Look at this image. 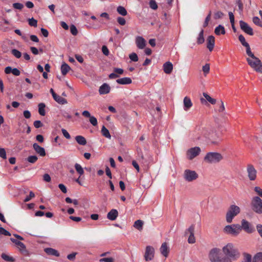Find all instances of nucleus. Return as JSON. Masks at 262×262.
Wrapping results in <instances>:
<instances>
[{"label":"nucleus","instance_id":"nucleus-41","mask_svg":"<svg viewBox=\"0 0 262 262\" xmlns=\"http://www.w3.org/2000/svg\"><path fill=\"white\" fill-rule=\"evenodd\" d=\"M28 23L30 26L36 27L37 26V21L34 18H29L28 19Z\"/></svg>","mask_w":262,"mask_h":262},{"label":"nucleus","instance_id":"nucleus-6","mask_svg":"<svg viewBox=\"0 0 262 262\" xmlns=\"http://www.w3.org/2000/svg\"><path fill=\"white\" fill-rule=\"evenodd\" d=\"M239 224L227 225L224 227V231L227 234H230L234 236H236L241 232Z\"/></svg>","mask_w":262,"mask_h":262},{"label":"nucleus","instance_id":"nucleus-16","mask_svg":"<svg viewBox=\"0 0 262 262\" xmlns=\"http://www.w3.org/2000/svg\"><path fill=\"white\" fill-rule=\"evenodd\" d=\"M33 147L35 151H36V152L39 155V156L41 157L46 156L45 149H44V148L39 146L37 143H34L33 144Z\"/></svg>","mask_w":262,"mask_h":262},{"label":"nucleus","instance_id":"nucleus-23","mask_svg":"<svg viewBox=\"0 0 262 262\" xmlns=\"http://www.w3.org/2000/svg\"><path fill=\"white\" fill-rule=\"evenodd\" d=\"M45 251L47 254L50 255H54L57 257L59 256V253L58 251L51 248H45Z\"/></svg>","mask_w":262,"mask_h":262},{"label":"nucleus","instance_id":"nucleus-37","mask_svg":"<svg viewBox=\"0 0 262 262\" xmlns=\"http://www.w3.org/2000/svg\"><path fill=\"white\" fill-rule=\"evenodd\" d=\"M75 168L77 172L80 175H82L84 173V170L81 166L78 163L75 164Z\"/></svg>","mask_w":262,"mask_h":262},{"label":"nucleus","instance_id":"nucleus-10","mask_svg":"<svg viewBox=\"0 0 262 262\" xmlns=\"http://www.w3.org/2000/svg\"><path fill=\"white\" fill-rule=\"evenodd\" d=\"M200 152L201 148L199 147H192L187 151L186 156L188 159L192 160L198 156Z\"/></svg>","mask_w":262,"mask_h":262},{"label":"nucleus","instance_id":"nucleus-58","mask_svg":"<svg viewBox=\"0 0 262 262\" xmlns=\"http://www.w3.org/2000/svg\"><path fill=\"white\" fill-rule=\"evenodd\" d=\"M99 261L100 262H114V259L112 257H105L101 258Z\"/></svg>","mask_w":262,"mask_h":262},{"label":"nucleus","instance_id":"nucleus-31","mask_svg":"<svg viewBox=\"0 0 262 262\" xmlns=\"http://www.w3.org/2000/svg\"><path fill=\"white\" fill-rule=\"evenodd\" d=\"M229 19H230V23H231V25H232V29H233V31L234 32H236V28H235V26H234V15H233V13L232 12H229Z\"/></svg>","mask_w":262,"mask_h":262},{"label":"nucleus","instance_id":"nucleus-1","mask_svg":"<svg viewBox=\"0 0 262 262\" xmlns=\"http://www.w3.org/2000/svg\"><path fill=\"white\" fill-rule=\"evenodd\" d=\"M224 253L228 257L233 260L237 259L240 256V254L233 245L231 243H228L226 246L223 248Z\"/></svg>","mask_w":262,"mask_h":262},{"label":"nucleus","instance_id":"nucleus-12","mask_svg":"<svg viewBox=\"0 0 262 262\" xmlns=\"http://www.w3.org/2000/svg\"><path fill=\"white\" fill-rule=\"evenodd\" d=\"M154 254H155L154 248L150 246H146L145 254L144 255L145 260L146 261L151 260L154 258Z\"/></svg>","mask_w":262,"mask_h":262},{"label":"nucleus","instance_id":"nucleus-47","mask_svg":"<svg viewBox=\"0 0 262 262\" xmlns=\"http://www.w3.org/2000/svg\"><path fill=\"white\" fill-rule=\"evenodd\" d=\"M219 109H218L219 112H220V113L223 112L225 111V106H224V103L222 100H220V101L219 103Z\"/></svg>","mask_w":262,"mask_h":262},{"label":"nucleus","instance_id":"nucleus-36","mask_svg":"<svg viewBox=\"0 0 262 262\" xmlns=\"http://www.w3.org/2000/svg\"><path fill=\"white\" fill-rule=\"evenodd\" d=\"M253 262H262V252H259L254 256Z\"/></svg>","mask_w":262,"mask_h":262},{"label":"nucleus","instance_id":"nucleus-57","mask_svg":"<svg viewBox=\"0 0 262 262\" xmlns=\"http://www.w3.org/2000/svg\"><path fill=\"white\" fill-rule=\"evenodd\" d=\"M35 196V194L32 192L30 191L29 192V195L27 196L24 200L25 202H29L32 198Z\"/></svg>","mask_w":262,"mask_h":262},{"label":"nucleus","instance_id":"nucleus-33","mask_svg":"<svg viewBox=\"0 0 262 262\" xmlns=\"http://www.w3.org/2000/svg\"><path fill=\"white\" fill-rule=\"evenodd\" d=\"M117 11L118 13L122 16H125L127 14L126 10L122 6H118L117 8Z\"/></svg>","mask_w":262,"mask_h":262},{"label":"nucleus","instance_id":"nucleus-17","mask_svg":"<svg viewBox=\"0 0 262 262\" xmlns=\"http://www.w3.org/2000/svg\"><path fill=\"white\" fill-rule=\"evenodd\" d=\"M215 39L214 36H209L207 39V47L211 52L213 50L214 47Z\"/></svg>","mask_w":262,"mask_h":262},{"label":"nucleus","instance_id":"nucleus-56","mask_svg":"<svg viewBox=\"0 0 262 262\" xmlns=\"http://www.w3.org/2000/svg\"><path fill=\"white\" fill-rule=\"evenodd\" d=\"M254 190L259 196L262 198V189L260 187L256 186Z\"/></svg>","mask_w":262,"mask_h":262},{"label":"nucleus","instance_id":"nucleus-26","mask_svg":"<svg viewBox=\"0 0 262 262\" xmlns=\"http://www.w3.org/2000/svg\"><path fill=\"white\" fill-rule=\"evenodd\" d=\"M214 32L217 35H220V34H225V30L222 25H220L215 28Z\"/></svg>","mask_w":262,"mask_h":262},{"label":"nucleus","instance_id":"nucleus-34","mask_svg":"<svg viewBox=\"0 0 262 262\" xmlns=\"http://www.w3.org/2000/svg\"><path fill=\"white\" fill-rule=\"evenodd\" d=\"M204 31L202 30L199 34L197 38V42L198 44H202L204 42V38L203 36Z\"/></svg>","mask_w":262,"mask_h":262},{"label":"nucleus","instance_id":"nucleus-24","mask_svg":"<svg viewBox=\"0 0 262 262\" xmlns=\"http://www.w3.org/2000/svg\"><path fill=\"white\" fill-rule=\"evenodd\" d=\"M53 98L57 102L60 104H65L68 103L67 100L65 98L57 94L54 96Z\"/></svg>","mask_w":262,"mask_h":262},{"label":"nucleus","instance_id":"nucleus-55","mask_svg":"<svg viewBox=\"0 0 262 262\" xmlns=\"http://www.w3.org/2000/svg\"><path fill=\"white\" fill-rule=\"evenodd\" d=\"M13 7L16 9L21 10L24 7V5L21 3H15L13 4Z\"/></svg>","mask_w":262,"mask_h":262},{"label":"nucleus","instance_id":"nucleus-2","mask_svg":"<svg viewBox=\"0 0 262 262\" xmlns=\"http://www.w3.org/2000/svg\"><path fill=\"white\" fill-rule=\"evenodd\" d=\"M220 250L217 248H213L209 253V258L211 262H231L228 257L221 258L219 256Z\"/></svg>","mask_w":262,"mask_h":262},{"label":"nucleus","instance_id":"nucleus-44","mask_svg":"<svg viewBox=\"0 0 262 262\" xmlns=\"http://www.w3.org/2000/svg\"><path fill=\"white\" fill-rule=\"evenodd\" d=\"M38 159V158L36 156H30L28 157L27 160L29 162L31 163H35Z\"/></svg>","mask_w":262,"mask_h":262},{"label":"nucleus","instance_id":"nucleus-63","mask_svg":"<svg viewBox=\"0 0 262 262\" xmlns=\"http://www.w3.org/2000/svg\"><path fill=\"white\" fill-rule=\"evenodd\" d=\"M117 21L120 25H124L126 23L125 19L122 17H118L117 18Z\"/></svg>","mask_w":262,"mask_h":262},{"label":"nucleus","instance_id":"nucleus-51","mask_svg":"<svg viewBox=\"0 0 262 262\" xmlns=\"http://www.w3.org/2000/svg\"><path fill=\"white\" fill-rule=\"evenodd\" d=\"M188 233H190V235L194 234V225H191L185 232V234Z\"/></svg>","mask_w":262,"mask_h":262},{"label":"nucleus","instance_id":"nucleus-62","mask_svg":"<svg viewBox=\"0 0 262 262\" xmlns=\"http://www.w3.org/2000/svg\"><path fill=\"white\" fill-rule=\"evenodd\" d=\"M61 132L63 135L66 138H67V139H70L71 138V136L70 135V134L66 129L62 128L61 129Z\"/></svg>","mask_w":262,"mask_h":262},{"label":"nucleus","instance_id":"nucleus-9","mask_svg":"<svg viewBox=\"0 0 262 262\" xmlns=\"http://www.w3.org/2000/svg\"><path fill=\"white\" fill-rule=\"evenodd\" d=\"M198 178V174L195 171L186 169L184 172V178L188 182H191Z\"/></svg>","mask_w":262,"mask_h":262},{"label":"nucleus","instance_id":"nucleus-39","mask_svg":"<svg viewBox=\"0 0 262 262\" xmlns=\"http://www.w3.org/2000/svg\"><path fill=\"white\" fill-rule=\"evenodd\" d=\"M238 39L243 46H247L248 45H249V43L246 42V39L243 35L241 34L238 36Z\"/></svg>","mask_w":262,"mask_h":262},{"label":"nucleus","instance_id":"nucleus-25","mask_svg":"<svg viewBox=\"0 0 262 262\" xmlns=\"http://www.w3.org/2000/svg\"><path fill=\"white\" fill-rule=\"evenodd\" d=\"M75 140L76 142L80 145H85L86 144V140L85 138L82 136H77L75 137Z\"/></svg>","mask_w":262,"mask_h":262},{"label":"nucleus","instance_id":"nucleus-4","mask_svg":"<svg viewBox=\"0 0 262 262\" xmlns=\"http://www.w3.org/2000/svg\"><path fill=\"white\" fill-rule=\"evenodd\" d=\"M241 209L239 207L235 205H232L229 208L226 215V220L227 223H231L233 218L236 216L239 212Z\"/></svg>","mask_w":262,"mask_h":262},{"label":"nucleus","instance_id":"nucleus-50","mask_svg":"<svg viewBox=\"0 0 262 262\" xmlns=\"http://www.w3.org/2000/svg\"><path fill=\"white\" fill-rule=\"evenodd\" d=\"M244 261L243 262H251V256L248 253L244 254Z\"/></svg>","mask_w":262,"mask_h":262},{"label":"nucleus","instance_id":"nucleus-29","mask_svg":"<svg viewBox=\"0 0 262 262\" xmlns=\"http://www.w3.org/2000/svg\"><path fill=\"white\" fill-rule=\"evenodd\" d=\"M101 133L102 135L105 138H107L108 139L111 138V136L110 135L109 130L104 126H103L101 128Z\"/></svg>","mask_w":262,"mask_h":262},{"label":"nucleus","instance_id":"nucleus-21","mask_svg":"<svg viewBox=\"0 0 262 262\" xmlns=\"http://www.w3.org/2000/svg\"><path fill=\"white\" fill-rule=\"evenodd\" d=\"M184 110L185 111H188L192 106V103L190 99L188 97H185L183 100Z\"/></svg>","mask_w":262,"mask_h":262},{"label":"nucleus","instance_id":"nucleus-45","mask_svg":"<svg viewBox=\"0 0 262 262\" xmlns=\"http://www.w3.org/2000/svg\"><path fill=\"white\" fill-rule=\"evenodd\" d=\"M253 22L256 25H257L258 26H260V27H262V23L260 21V19L258 17H257V16L253 17Z\"/></svg>","mask_w":262,"mask_h":262},{"label":"nucleus","instance_id":"nucleus-48","mask_svg":"<svg viewBox=\"0 0 262 262\" xmlns=\"http://www.w3.org/2000/svg\"><path fill=\"white\" fill-rule=\"evenodd\" d=\"M236 2L238 7L239 12L241 13L243 11V4L241 0H236Z\"/></svg>","mask_w":262,"mask_h":262},{"label":"nucleus","instance_id":"nucleus-43","mask_svg":"<svg viewBox=\"0 0 262 262\" xmlns=\"http://www.w3.org/2000/svg\"><path fill=\"white\" fill-rule=\"evenodd\" d=\"M149 5L150 8L153 10H156L158 8V5L155 0H150Z\"/></svg>","mask_w":262,"mask_h":262},{"label":"nucleus","instance_id":"nucleus-30","mask_svg":"<svg viewBox=\"0 0 262 262\" xmlns=\"http://www.w3.org/2000/svg\"><path fill=\"white\" fill-rule=\"evenodd\" d=\"M46 105L43 103H40L38 104V112L41 116H45L46 114L45 108Z\"/></svg>","mask_w":262,"mask_h":262},{"label":"nucleus","instance_id":"nucleus-19","mask_svg":"<svg viewBox=\"0 0 262 262\" xmlns=\"http://www.w3.org/2000/svg\"><path fill=\"white\" fill-rule=\"evenodd\" d=\"M5 72L7 74L12 73L15 76H19L20 73L18 69L12 68L11 67H7L5 69Z\"/></svg>","mask_w":262,"mask_h":262},{"label":"nucleus","instance_id":"nucleus-22","mask_svg":"<svg viewBox=\"0 0 262 262\" xmlns=\"http://www.w3.org/2000/svg\"><path fill=\"white\" fill-rule=\"evenodd\" d=\"M163 70L166 74L171 73L173 69V65L170 61H167L163 64Z\"/></svg>","mask_w":262,"mask_h":262},{"label":"nucleus","instance_id":"nucleus-13","mask_svg":"<svg viewBox=\"0 0 262 262\" xmlns=\"http://www.w3.org/2000/svg\"><path fill=\"white\" fill-rule=\"evenodd\" d=\"M239 25L241 29L246 33L250 35H253V31L252 28L246 22L240 20Z\"/></svg>","mask_w":262,"mask_h":262},{"label":"nucleus","instance_id":"nucleus-18","mask_svg":"<svg viewBox=\"0 0 262 262\" xmlns=\"http://www.w3.org/2000/svg\"><path fill=\"white\" fill-rule=\"evenodd\" d=\"M160 250L161 253L165 257H167L169 252V249L166 243H164L162 244Z\"/></svg>","mask_w":262,"mask_h":262},{"label":"nucleus","instance_id":"nucleus-59","mask_svg":"<svg viewBox=\"0 0 262 262\" xmlns=\"http://www.w3.org/2000/svg\"><path fill=\"white\" fill-rule=\"evenodd\" d=\"M33 125L35 126V127L36 128H38L43 126V124L39 120L35 121L33 123Z\"/></svg>","mask_w":262,"mask_h":262},{"label":"nucleus","instance_id":"nucleus-20","mask_svg":"<svg viewBox=\"0 0 262 262\" xmlns=\"http://www.w3.org/2000/svg\"><path fill=\"white\" fill-rule=\"evenodd\" d=\"M118 216V212L116 209H112L107 214V217L111 221L115 220Z\"/></svg>","mask_w":262,"mask_h":262},{"label":"nucleus","instance_id":"nucleus-40","mask_svg":"<svg viewBox=\"0 0 262 262\" xmlns=\"http://www.w3.org/2000/svg\"><path fill=\"white\" fill-rule=\"evenodd\" d=\"M11 53L13 56H14L17 58H19L21 56V53L20 51L17 50V49H12L11 50Z\"/></svg>","mask_w":262,"mask_h":262},{"label":"nucleus","instance_id":"nucleus-42","mask_svg":"<svg viewBox=\"0 0 262 262\" xmlns=\"http://www.w3.org/2000/svg\"><path fill=\"white\" fill-rule=\"evenodd\" d=\"M246 48V53L249 56V58L254 57V54L251 52V48L249 45H248L247 46H245Z\"/></svg>","mask_w":262,"mask_h":262},{"label":"nucleus","instance_id":"nucleus-53","mask_svg":"<svg viewBox=\"0 0 262 262\" xmlns=\"http://www.w3.org/2000/svg\"><path fill=\"white\" fill-rule=\"evenodd\" d=\"M70 31L73 35H76L78 33L77 28L74 25L71 26Z\"/></svg>","mask_w":262,"mask_h":262},{"label":"nucleus","instance_id":"nucleus-14","mask_svg":"<svg viewBox=\"0 0 262 262\" xmlns=\"http://www.w3.org/2000/svg\"><path fill=\"white\" fill-rule=\"evenodd\" d=\"M110 90V86L106 83H103L99 88V93L100 95H104L108 94Z\"/></svg>","mask_w":262,"mask_h":262},{"label":"nucleus","instance_id":"nucleus-32","mask_svg":"<svg viewBox=\"0 0 262 262\" xmlns=\"http://www.w3.org/2000/svg\"><path fill=\"white\" fill-rule=\"evenodd\" d=\"M204 97L205 98L206 100H207L209 102H210L212 104H215L216 101V99L211 98L208 94L206 93H203V94Z\"/></svg>","mask_w":262,"mask_h":262},{"label":"nucleus","instance_id":"nucleus-49","mask_svg":"<svg viewBox=\"0 0 262 262\" xmlns=\"http://www.w3.org/2000/svg\"><path fill=\"white\" fill-rule=\"evenodd\" d=\"M90 123L94 126H96L98 124L97 120L96 117L92 116L89 119Z\"/></svg>","mask_w":262,"mask_h":262},{"label":"nucleus","instance_id":"nucleus-3","mask_svg":"<svg viewBox=\"0 0 262 262\" xmlns=\"http://www.w3.org/2000/svg\"><path fill=\"white\" fill-rule=\"evenodd\" d=\"M223 157L222 155L216 152L207 153L204 157V161L209 163H216L220 162Z\"/></svg>","mask_w":262,"mask_h":262},{"label":"nucleus","instance_id":"nucleus-38","mask_svg":"<svg viewBox=\"0 0 262 262\" xmlns=\"http://www.w3.org/2000/svg\"><path fill=\"white\" fill-rule=\"evenodd\" d=\"M17 244V248L19 249L21 252L24 253L27 252L26 246L24 243L20 242V243H18Z\"/></svg>","mask_w":262,"mask_h":262},{"label":"nucleus","instance_id":"nucleus-8","mask_svg":"<svg viewBox=\"0 0 262 262\" xmlns=\"http://www.w3.org/2000/svg\"><path fill=\"white\" fill-rule=\"evenodd\" d=\"M241 227V231L243 229L246 232L248 233H252L255 231L254 227L246 220H242L241 221V225H239Z\"/></svg>","mask_w":262,"mask_h":262},{"label":"nucleus","instance_id":"nucleus-28","mask_svg":"<svg viewBox=\"0 0 262 262\" xmlns=\"http://www.w3.org/2000/svg\"><path fill=\"white\" fill-rule=\"evenodd\" d=\"M70 69L71 68L70 66L68 64L63 63L61 66V71L62 74L63 75H66Z\"/></svg>","mask_w":262,"mask_h":262},{"label":"nucleus","instance_id":"nucleus-46","mask_svg":"<svg viewBox=\"0 0 262 262\" xmlns=\"http://www.w3.org/2000/svg\"><path fill=\"white\" fill-rule=\"evenodd\" d=\"M130 59L134 62H136L138 60V57L136 53H132L129 55Z\"/></svg>","mask_w":262,"mask_h":262},{"label":"nucleus","instance_id":"nucleus-27","mask_svg":"<svg viewBox=\"0 0 262 262\" xmlns=\"http://www.w3.org/2000/svg\"><path fill=\"white\" fill-rule=\"evenodd\" d=\"M143 222L142 220H138L135 222L134 227L139 231L143 229Z\"/></svg>","mask_w":262,"mask_h":262},{"label":"nucleus","instance_id":"nucleus-35","mask_svg":"<svg viewBox=\"0 0 262 262\" xmlns=\"http://www.w3.org/2000/svg\"><path fill=\"white\" fill-rule=\"evenodd\" d=\"M1 257L4 260L7 261L14 262L15 261V259L13 257L9 256L5 253H2Z\"/></svg>","mask_w":262,"mask_h":262},{"label":"nucleus","instance_id":"nucleus-54","mask_svg":"<svg viewBox=\"0 0 262 262\" xmlns=\"http://www.w3.org/2000/svg\"><path fill=\"white\" fill-rule=\"evenodd\" d=\"M211 13V11H210L209 13L208 14V15L207 16V17L205 18V21L203 24V27L204 28L207 27L208 25V23L210 19Z\"/></svg>","mask_w":262,"mask_h":262},{"label":"nucleus","instance_id":"nucleus-7","mask_svg":"<svg viewBox=\"0 0 262 262\" xmlns=\"http://www.w3.org/2000/svg\"><path fill=\"white\" fill-rule=\"evenodd\" d=\"M253 210L257 213H262V200L259 196H254L251 201Z\"/></svg>","mask_w":262,"mask_h":262},{"label":"nucleus","instance_id":"nucleus-5","mask_svg":"<svg viewBox=\"0 0 262 262\" xmlns=\"http://www.w3.org/2000/svg\"><path fill=\"white\" fill-rule=\"evenodd\" d=\"M249 65L257 72L262 73V62L260 60L254 56V57L247 58Z\"/></svg>","mask_w":262,"mask_h":262},{"label":"nucleus","instance_id":"nucleus-52","mask_svg":"<svg viewBox=\"0 0 262 262\" xmlns=\"http://www.w3.org/2000/svg\"><path fill=\"white\" fill-rule=\"evenodd\" d=\"M0 234H3L6 236L11 235V233L3 227L0 228Z\"/></svg>","mask_w":262,"mask_h":262},{"label":"nucleus","instance_id":"nucleus-11","mask_svg":"<svg viewBox=\"0 0 262 262\" xmlns=\"http://www.w3.org/2000/svg\"><path fill=\"white\" fill-rule=\"evenodd\" d=\"M248 178L250 181H254L256 178L257 171L252 164H248L247 167Z\"/></svg>","mask_w":262,"mask_h":262},{"label":"nucleus","instance_id":"nucleus-15","mask_svg":"<svg viewBox=\"0 0 262 262\" xmlns=\"http://www.w3.org/2000/svg\"><path fill=\"white\" fill-rule=\"evenodd\" d=\"M136 44L139 49H143L146 46V41L142 37L137 36L136 38Z\"/></svg>","mask_w":262,"mask_h":262},{"label":"nucleus","instance_id":"nucleus-61","mask_svg":"<svg viewBox=\"0 0 262 262\" xmlns=\"http://www.w3.org/2000/svg\"><path fill=\"white\" fill-rule=\"evenodd\" d=\"M188 242L189 244H194L195 242V238L194 237V234H191L189 235L188 239Z\"/></svg>","mask_w":262,"mask_h":262},{"label":"nucleus","instance_id":"nucleus-64","mask_svg":"<svg viewBox=\"0 0 262 262\" xmlns=\"http://www.w3.org/2000/svg\"><path fill=\"white\" fill-rule=\"evenodd\" d=\"M256 229L259 235L262 238V225L258 224L256 226Z\"/></svg>","mask_w":262,"mask_h":262},{"label":"nucleus","instance_id":"nucleus-60","mask_svg":"<svg viewBox=\"0 0 262 262\" xmlns=\"http://www.w3.org/2000/svg\"><path fill=\"white\" fill-rule=\"evenodd\" d=\"M0 157L4 159H6L7 158L6 152L4 148H0Z\"/></svg>","mask_w":262,"mask_h":262}]
</instances>
